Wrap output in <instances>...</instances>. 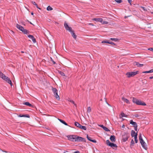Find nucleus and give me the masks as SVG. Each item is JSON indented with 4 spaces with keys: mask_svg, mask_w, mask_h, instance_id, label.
<instances>
[{
    "mask_svg": "<svg viewBox=\"0 0 153 153\" xmlns=\"http://www.w3.org/2000/svg\"><path fill=\"white\" fill-rule=\"evenodd\" d=\"M64 25L65 29L67 30H68L69 32H70L72 36L73 37L74 39H76V38L77 36L74 33V31L72 30L71 27H69L68 24L66 22H65L64 23Z\"/></svg>",
    "mask_w": 153,
    "mask_h": 153,
    "instance_id": "nucleus-1",
    "label": "nucleus"
},
{
    "mask_svg": "<svg viewBox=\"0 0 153 153\" xmlns=\"http://www.w3.org/2000/svg\"><path fill=\"white\" fill-rule=\"evenodd\" d=\"M0 77L8 83L11 86H12L13 84L10 78L5 76L3 73L1 72H0Z\"/></svg>",
    "mask_w": 153,
    "mask_h": 153,
    "instance_id": "nucleus-2",
    "label": "nucleus"
},
{
    "mask_svg": "<svg viewBox=\"0 0 153 153\" xmlns=\"http://www.w3.org/2000/svg\"><path fill=\"white\" fill-rule=\"evenodd\" d=\"M132 102L134 103H135L138 105L144 106L146 105L145 102H142L140 100H138L134 97L133 98Z\"/></svg>",
    "mask_w": 153,
    "mask_h": 153,
    "instance_id": "nucleus-3",
    "label": "nucleus"
},
{
    "mask_svg": "<svg viewBox=\"0 0 153 153\" xmlns=\"http://www.w3.org/2000/svg\"><path fill=\"white\" fill-rule=\"evenodd\" d=\"M130 137V134L127 132H125L122 134V139L123 142L126 141Z\"/></svg>",
    "mask_w": 153,
    "mask_h": 153,
    "instance_id": "nucleus-4",
    "label": "nucleus"
},
{
    "mask_svg": "<svg viewBox=\"0 0 153 153\" xmlns=\"http://www.w3.org/2000/svg\"><path fill=\"white\" fill-rule=\"evenodd\" d=\"M139 139L140 142V143L143 147L145 149V150H146L147 149L146 144L145 143L144 140H143L142 137V134H140Z\"/></svg>",
    "mask_w": 153,
    "mask_h": 153,
    "instance_id": "nucleus-5",
    "label": "nucleus"
},
{
    "mask_svg": "<svg viewBox=\"0 0 153 153\" xmlns=\"http://www.w3.org/2000/svg\"><path fill=\"white\" fill-rule=\"evenodd\" d=\"M77 136L75 135H68L67 136L68 140L72 142H76Z\"/></svg>",
    "mask_w": 153,
    "mask_h": 153,
    "instance_id": "nucleus-6",
    "label": "nucleus"
},
{
    "mask_svg": "<svg viewBox=\"0 0 153 153\" xmlns=\"http://www.w3.org/2000/svg\"><path fill=\"white\" fill-rule=\"evenodd\" d=\"M106 144L107 145L110 146L113 149H116L117 147V146L116 144H114L113 143L110 142L109 140H107L106 141Z\"/></svg>",
    "mask_w": 153,
    "mask_h": 153,
    "instance_id": "nucleus-7",
    "label": "nucleus"
},
{
    "mask_svg": "<svg viewBox=\"0 0 153 153\" xmlns=\"http://www.w3.org/2000/svg\"><path fill=\"white\" fill-rule=\"evenodd\" d=\"M139 71H137L135 72H127L126 74L128 78H130L134 76L137 74L139 73Z\"/></svg>",
    "mask_w": 153,
    "mask_h": 153,
    "instance_id": "nucleus-8",
    "label": "nucleus"
},
{
    "mask_svg": "<svg viewBox=\"0 0 153 153\" xmlns=\"http://www.w3.org/2000/svg\"><path fill=\"white\" fill-rule=\"evenodd\" d=\"M52 90L53 93L54 97H56V99L58 100H59L60 98L58 94V90L56 88H54L53 87H52Z\"/></svg>",
    "mask_w": 153,
    "mask_h": 153,
    "instance_id": "nucleus-9",
    "label": "nucleus"
},
{
    "mask_svg": "<svg viewBox=\"0 0 153 153\" xmlns=\"http://www.w3.org/2000/svg\"><path fill=\"white\" fill-rule=\"evenodd\" d=\"M74 125L75 126L81 129H82L85 130H86L87 128L85 126H82L78 122H75Z\"/></svg>",
    "mask_w": 153,
    "mask_h": 153,
    "instance_id": "nucleus-10",
    "label": "nucleus"
},
{
    "mask_svg": "<svg viewBox=\"0 0 153 153\" xmlns=\"http://www.w3.org/2000/svg\"><path fill=\"white\" fill-rule=\"evenodd\" d=\"M76 142H86L85 139L83 137L79 136H77Z\"/></svg>",
    "mask_w": 153,
    "mask_h": 153,
    "instance_id": "nucleus-11",
    "label": "nucleus"
},
{
    "mask_svg": "<svg viewBox=\"0 0 153 153\" xmlns=\"http://www.w3.org/2000/svg\"><path fill=\"white\" fill-rule=\"evenodd\" d=\"M102 43H108L109 44H110L112 45H113L114 46H116V44L112 42H110L108 41H103L102 42Z\"/></svg>",
    "mask_w": 153,
    "mask_h": 153,
    "instance_id": "nucleus-12",
    "label": "nucleus"
},
{
    "mask_svg": "<svg viewBox=\"0 0 153 153\" xmlns=\"http://www.w3.org/2000/svg\"><path fill=\"white\" fill-rule=\"evenodd\" d=\"M28 37L29 38L32 39L33 42L34 43H36V39L32 35H28Z\"/></svg>",
    "mask_w": 153,
    "mask_h": 153,
    "instance_id": "nucleus-13",
    "label": "nucleus"
},
{
    "mask_svg": "<svg viewBox=\"0 0 153 153\" xmlns=\"http://www.w3.org/2000/svg\"><path fill=\"white\" fill-rule=\"evenodd\" d=\"M110 139L112 142H115L116 141L115 137L114 135H111L110 138Z\"/></svg>",
    "mask_w": 153,
    "mask_h": 153,
    "instance_id": "nucleus-14",
    "label": "nucleus"
},
{
    "mask_svg": "<svg viewBox=\"0 0 153 153\" xmlns=\"http://www.w3.org/2000/svg\"><path fill=\"white\" fill-rule=\"evenodd\" d=\"M87 138L88 140H89L91 142H92L94 143H96L97 142V141L96 140H92L91 138L90 137L88 136V135H87Z\"/></svg>",
    "mask_w": 153,
    "mask_h": 153,
    "instance_id": "nucleus-15",
    "label": "nucleus"
},
{
    "mask_svg": "<svg viewBox=\"0 0 153 153\" xmlns=\"http://www.w3.org/2000/svg\"><path fill=\"white\" fill-rule=\"evenodd\" d=\"M23 104H24L26 105L29 106L30 107H33L34 106L33 105L30 104L28 102H24V103H23Z\"/></svg>",
    "mask_w": 153,
    "mask_h": 153,
    "instance_id": "nucleus-16",
    "label": "nucleus"
},
{
    "mask_svg": "<svg viewBox=\"0 0 153 153\" xmlns=\"http://www.w3.org/2000/svg\"><path fill=\"white\" fill-rule=\"evenodd\" d=\"M16 27L17 28L19 29L21 31H22V29L24 28V27L22 26H21L20 25H19L18 24H16Z\"/></svg>",
    "mask_w": 153,
    "mask_h": 153,
    "instance_id": "nucleus-17",
    "label": "nucleus"
},
{
    "mask_svg": "<svg viewBox=\"0 0 153 153\" xmlns=\"http://www.w3.org/2000/svg\"><path fill=\"white\" fill-rule=\"evenodd\" d=\"M93 20L96 22H102V19L101 18H94L93 19Z\"/></svg>",
    "mask_w": 153,
    "mask_h": 153,
    "instance_id": "nucleus-18",
    "label": "nucleus"
},
{
    "mask_svg": "<svg viewBox=\"0 0 153 153\" xmlns=\"http://www.w3.org/2000/svg\"><path fill=\"white\" fill-rule=\"evenodd\" d=\"M130 123L134 127L137 126V123L136 122L133 121L132 120L130 121Z\"/></svg>",
    "mask_w": 153,
    "mask_h": 153,
    "instance_id": "nucleus-19",
    "label": "nucleus"
},
{
    "mask_svg": "<svg viewBox=\"0 0 153 153\" xmlns=\"http://www.w3.org/2000/svg\"><path fill=\"white\" fill-rule=\"evenodd\" d=\"M18 116L19 117H26L27 118L30 117V116L28 114L22 115L20 114Z\"/></svg>",
    "mask_w": 153,
    "mask_h": 153,
    "instance_id": "nucleus-20",
    "label": "nucleus"
},
{
    "mask_svg": "<svg viewBox=\"0 0 153 153\" xmlns=\"http://www.w3.org/2000/svg\"><path fill=\"white\" fill-rule=\"evenodd\" d=\"M122 100H123L124 102H126L128 104H129L130 103L128 100L125 98V97H123L122 98Z\"/></svg>",
    "mask_w": 153,
    "mask_h": 153,
    "instance_id": "nucleus-21",
    "label": "nucleus"
},
{
    "mask_svg": "<svg viewBox=\"0 0 153 153\" xmlns=\"http://www.w3.org/2000/svg\"><path fill=\"white\" fill-rule=\"evenodd\" d=\"M134 64L138 67H141L143 66V64H140L138 62H134Z\"/></svg>",
    "mask_w": 153,
    "mask_h": 153,
    "instance_id": "nucleus-22",
    "label": "nucleus"
},
{
    "mask_svg": "<svg viewBox=\"0 0 153 153\" xmlns=\"http://www.w3.org/2000/svg\"><path fill=\"white\" fill-rule=\"evenodd\" d=\"M136 134L135 131L133 130H132L131 131V135L132 137H135V135Z\"/></svg>",
    "mask_w": 153,
    "mask_h": 153,
    "instance_id": "nucleus-23",
    "label": "nucleus"
},
{
    "mask_svg": "<svg viewBox=\"0 0 153 153\" xmlns=\"http://www.w3.org/2000/svg\"><path fill=\"white\" fill-rule=\"evenodd\" d=\"M58 119L61 123L65 125L68 126V124L64 121L59 119Z\"/></svg>",
    "mask_w": 153,
    "mask_h": 153,
    "instance_id": "nucleus-24",
    "label": "nucleus"
},
{
    "mask_svg": "<svg viewBox=\"0 0 153 153\" xmlns=\"http://www.w3.org/2000/svg\"><path fill=\"white\" fill-rule=\"evenodd\" d=\"M24 33L25 34H27L28 33V32L27 30L26 29H25L24 28L22 29V30L21 31Z\"/></svg>",
    "mask_w": 153,
    "mask_h": 153,
    "instance_id": "nucleus-25",
    "label": "nucleus"
},
{
    "mask_svg": "<svg viewBox=\"0 0 153 153\" xmlns=\"http://www.w3.org/2000/svg\"><path fill=\"white\" fill-rule=\"evenodd\" d=\"M120 115L121 116V117H120V118H121L122 117H127V115L125 114L123 112H122L121 114Z\"/></svg>",
    "mask_w": 153,
    "mask_h": 153,
    "instance_id": "nucleus-26",
    "label": "nucleus"
},
{
    "mask_svg": "<svg viewBox=\"0 0 153 153\" xmlns=\"http://www.w3.org/2000/svg\"><path fill=\"white\" fill-rule=\"evenodd\" d=\"M134 138V140L135 143H137L138 142V140L137 139V133H136V134L135 135Z\"/></svg>",
    "mask_w": 153,
    "mask_h": 153,
    "instance_id": "nucleus-27",
    "label": "nucleus"
},
{
    "mask_svg": "<svg viewBox=\"0 0 153 153\" xmlns=\"http://www.w3.org/2000/svg\"><path fill=\"white\" fill-rule=\"evenodd\" d=\"M134 141L133 140V139H132L131 141V143L130 144V147L131 148V146H134Z\"/></svg>",
    "mask_w": 153,
    "mask_h": 153,
    "instance_id": "nucleus-28",
    "label": "nucleus"
},
{
    "mask_svg": "<svg viewBox=\"0 0 153 153\" xmlns=\"http://www.w3.org/2000/svg\"><path fill=\"white\" fill-rule=\"evenodd\" d=\"M153 72V69H152L149 71H145L143 72V73H151Z\"/></svg>",
    "mask_w": 153,
    "mask_h": 153,
    "instance_id": "nucleus-29",
    "label": "nucleus"
},
{
    "mask_svg": "<svg viewBox=\"0 0 153 153\" xmlns=\"http://www.w3.org/2000/svg\"><path fill=\"white\" fill-rule=\"evenodd\" d=\"M110 39L112 41H114L115 42L118 41L119 40V39L115 38H111Z\"/></svg>",
    "mask_w": 153,
    "mask_h": 153,
    "instance_id": "nucleus-30",
    "label": "nucleus"
},
{
    "mask_svg": "<svg viewBox=\"0 0 153 153\" xmlns=\"http://www.w3.org/2000/svg\"><path fill=\"white\" fill-rule=\"evenodd\" d=\"M32 3L33 4L35 5L37 8L39 9H41L40 8L38 7V5L36 3V2L35 1H32Z\"/></svg>",
    "mask_w": 153,
    "mask_h": 153,
    "instance_id": "nucleus-31",
    "label": "nucleus"
},
{
    "mask_svg": "<svg viewBox=\"0 0 153 153\" xmlns=\"http://www.w3.org/2000/svg\"><path fill=\"white\" fill-rule=\"evenodd\" d=\"M53 9V8L49 6H48L47 8V10L48 11L51 10Z\"/></svg>",
    "mask_w": 153,
    "mask_h": 153,
    "instance_id": "nucleus-32",
    "label": "nucleus"
},
{
    "mask_svg": "<svg viewBox=\"0 0 153 153\" xmlns=\"http://www.w3.org/2000/svg\"><path fill=\"white\" fill-rule=\"evenodd\" d=\"M59 73L62 76H65V75L64 74V73L61 71H58Z\"/></svg>",
    "mask_w": 153,
    "mask_h": 153,
    "instance_id": "nucleus-33",
    "label": "nucleus"
},
{
    "mask_svg": "<svg viewBox=\"0 0 153 153\" xmlns=\"http://www.w3.org/2000/svg\"><path fill=\"white\" fill-rule=\"evenodd\" d=\"M103 129L106 131H110V130L107 127L105 126H104Z\"/></svg>",
    "mask_w": 153,
    "mask_h": 153,
    "instance_id": "nucleus-34",
    "label": "nucleus"
},
{
    "mask_svg": "<svg viewBox=\"0 0 153 153\" xmlns=\"http://www.w3.org/2000/svg\"><path fill=\"white\" fill-rule=\"evenodd\" d=\"M87 111L88 113H90L91 112V108L90 107H88Z\"/></svg>",
    "mask_w": 153,
    "mask_h": 153,
    "instance_id": "nucleus-35",
    "label": "nucleus"
},
{
    "mask_svg": "<svg viewBox=\"0 0 153 153\" xmlns=\"http://www.w3.org/2000/svg\"><path fill=\"white\" fill-rule=\"evenodd\" d=\"M117 2L118 3H120L122 2L121 0H114Z\"/></svg>",
    "mask_w": 153,
    "mask_h": 153,
    "instance_id": "nucleus-36",
    "label": "nucleus"
},
{
    "mask_svg": "<svg viewBox=\"0 0 153 153\" xmlns=\"http://www.w3.org/2000/svg\"><path fill=\"white\" fill-rule=\"evenodd\" d=\"M141 8H142L143 10L145 11H147V10L145 7L142 6L140 7Z\"/></svg>",
    "mask_w": 153,
    "mask_h": 153,
    "instance_id": "nucleus-37",
    "label": "nucleus"
},
{
    "mask_svg": "<svg viewBox=\"0 0 153 153\" xmlns=\"http://www.w3.org/2000/svg\"><path fill=\"white\" fill-rule=\"evenodd\" d=\"M70 101L72 102V103H73L74 104V105L76 107V105L74 103V101L73 100H70Z\"/></svg>",
    "mask_w": 153,
    "mask_h": 153,
    "instance_id": "nucleus-38",
    "label": "nucleus"
},
{
    "mask_svg": "<svg viewBox=\"0 0 153 153\" xmlns=\"http://www.w3.org/2000/svg\"><path fill=\"white\" fill-rule=\"evenodd\" d=\"M51 61L53 62V64H56L55 62L53 60L52 58L51 57H50Z\"/></svg>",
    "mask_w": 153,
    "mask_h": 153,
    "instance_id": "nucleus-39",
    "label": "nucleus"
},
{
    "mask_svg": "<svg viewBox=\"0 0 153 153\" xmlns=\"http://www.w3.org/2000/svg\"><path fill=\"white\" fill-rule=\"evenodd\" d=\"M128 3H130V4L131 5V3L132 2L131 0H128Z\"/></svg>",
    "mask_w": 153,
    "mask_h": 153,
    "instance_id": "nucleus-40",
    "label": "nucleus"
},
{
    "mask_svg": "<svg viewBox=\"0 0 153 153\" xmlns=\"http://www.w3.org/2000/svg\"><path fill=\"white\" fill-rule=\"evenodd\" d=\"M148 50H150L152 51H153V48H149L148 49Z\"/></svg>",
    "mask_w": 153,
    "mask_h": 153,
    "instance_id": "nucleus-41",
    "label": "nucleus"
},
{
    "mask_svg": "<svg viewBox=\"0 0 153 153\" xmlns=\"http://www.w3.org/2000/svg\"><path fill=\"white\" fill-rule=\"evenodd\" d=\"M99 126L102 128H103L104 127V126L103 125H99Z\"/></svg>",
    "mask_w": 153,
    "mask_h": 153,
    "instance_id": "nucleus-42",
    "label": "nucleus"
},
{
    "mask_svg": "<svg viewBox=\"0 0 153 153\" xmlns=\"http://www.w3.org/2000/svg\"><path fill=\"white\" fill-rule=\"evenodd\" d=\"M137 126L134 127V130H135V131H137Z\"/></svg>",
    "mask_w": 153,
    "mask_h": 153,
    "instance_id": "nucleus-43",
    "label": "nucleus"
},
{
    "mask_svg": "<svg viewBox=\"0 0 153 153\" xmlns=\"http://www.w3.org/2000/svg\"><path fill=\"white\" fill-rule=\"evenodd\" d=\"M0 150L1 151L3 152H6V153H8V152H7V151H4V150H2L1 149H0Z\"/></svg>",
    "mask_w": 153,
    "mask_h": 153,
    "instance_id": "nucleus-44",
    "label": "nucleus"
},
{
    "mask_svg": "<svg viewBox=\"0 0 153 153\" xmlns=\"http://www.w3.org/2000/svg\"><path fill=\"white\" fill-rule=\"evenodd\" d=\"M135 117H139V115L138 114H135L134 115Z\"/></svg>",
    "mask_w": 153,
    "mask_h": 153,
    "instance_id": "nucleus-45",
    "label": "nucleus"
},
{
    "mask_svg": "<svg viewBox=\"0 0 153 153\" xmlns=\"http://www.w3.org/2000/svg\"><path fill=\"white\" fill-rule=\"evenodd\" d=\"M10 34H14V32L12 30H10Z\"/></svg>",
    "mask_w": 153,
    "mask_h": 153,
    "instance_id": "nucleus-46",
    "label": "nucleus"
},
{
    "mask_svg": "<svg viewBox=\"0 0 153 153\" xmlns=\"http://www.w3.org/2000/svg\"><path fill=\"white\" fill-rule=\"evenodd\" d=\"M27 21L28 22H29L30 23V24H31L33 25V24L31 22L29 21L28 20H27Z\"/></svg>",
    "mask_w": 153,
    "mask_h": 153,
    "instance_id": "nucleus-47",
    "label": "nucleus"
},
{
    "mask_svg": "<svg viewBox=\"0 0 153 153\" xmlns=\"http://www.w3.org/2000/svg\"><path fill=\"white\" fill-rule=\"evenodd\" d=\"M108 23V22L106 21H105L103 22V24H107Z\"/></svg>",
    "mask_w": 153,
    "mask_h": 153,
    "instance_id": "nucleus-48",
    "label": "nucleus"
},
{
    "mask_svg": "<svg viewBox=\"0 0 153 153\" xmlns=\"http://www.w3.org/2000/svg\"><path fill=\"white\" fill-rule=\"evenodd\" d=\"M74 153H80V152L78 151H76L74 152Z\"/></svg>",
    "mask_w": 153,
    "mask_h": 153,
    "instance_id": "nucleus-49",
    "label": "nucleus"
},
{
    "mask_svg": "<svg viewBox=\"0 0 153 153\" xmlns=\"http://www.w3.org/2000/svg\"><path fill=\"white\" fill-rule=\"evenodd\" d=\"M89 25H92V26L94 25H93V24L92 23H89Z\"/></svg>",
    "mask_w": 153,
    "mask_h": 153,
    "instance_id": "nucleus-50",
    "label": "nucleus"
},
{
    "mask_svg": "<svg viewBox=\"0 0 153 153\" xmlns=\"http://www.w3.org/2000/svg\"><path fill=\"white\" fill-rule=\"evenodd\" d=\"M149 79H153V76L150 77H149Z\"/></svg>",
    "mask_w": 153,
    "mask_h": 153,
    "instance_id": "nucleus-51",
    "label": "nucleus"
},
{
    "mask_svg": "<svg viewBox=\"0 0 153 153\" xmlns=\"http://www.w3.org/2000/svg\"><path fill=\"white\" fill-rule=\"evenodd\" d=\"M31 14L32 15H33V12H32L31 13Z\"/></svg>",
    "mask_w": 153,
    "mask_h": 153,
    "instance_id": "nucleus-52",
    "label": "nucleus"
},
{
    "mask_svg": "<svg viewBox=\"0 0 153 153\" xmlns=\"http://www.w3.org/2000/svg\"><path fill=\"white\" fill-rule=\"evenodd\" d=\"M68 152L67 151H66L65 152H64L63 153H66V152Z\"/></svg>",
    "mask_w": 153,
    "mask_h": 153,
    "instance_id": "nucleus-53",
    "label": "nucleus"
},
{
    "mask_svg": "<svg viewBox=\"0 0 153 153\" xmlns=\"http://www.w3.org/2000/svg\"><path fill=\"white\" fill-rule=\"evenodd\" d=\"M21 52L22 53H24V51H22Z\"/></svg>",
    "mask_w": 153,
    "mask_h": 153,
    "instance_id": "nucleus-54",
    "label": "nucleus"
},
{
    "mask_svg": "<svg viewBox=\"0 0 153 153\" xmlns=\"http://www.w3.org/2000/svg\"><path fill=\"white\" fill-rule=\"evenodd\" d=\"M127 18V16H125V18Z\"/></svg>",
    "mask_w": 153,
    "mask_h": 153,
    "instance_id": "nucleus-55",
    "label": "nucleus"
},
{
    "mask_svg": "<svg viewBox=\"0 0 153 153\" xmlns=\"http://www.w3.org/2000/svg\"><path fill=\"white\" fill-rule=\"evenodd\" d=\"M123 126H124V125H123L122 126V127H123Z\"/></svg>",
    "mask_w": 153,
    "mask_h": 153,
    "instance_id": "nucleus-56",
    "label": "nucleus"
},
{
    "mask_svg": "<svg viewBox=\"0 0 153 153\" xmlns=\"http://www.w3.org/2000/svg\"><path fill=\"white\" fill-rule=\"evenodd\" d=\"M123 126H124V125H123L122 126V127H123Z\"/></svg>",
    "mask_w": 153,
    "mask_h": 153,
    "instance_id": "nucleus-57",
    "label": "nucleus"
},
{
    "mask_svg": "<svg viewBox=\"0 0 153 153\" xmlns=\"http://www.w3.org/2000/svg\"><path fill=\"white\" fill-rule=\"evenodd\" d=\"M123 126H124V125H123L122 126V127H123Z\"/></svg>",
    "mask_w": 153,
    "mask_h": 153,
    "instance_id": "nucleus-58",
    "label": "nucleus"
}]
</instances>
